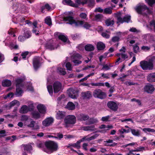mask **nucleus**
<instances>
[{
  "mask_svg": "<svg viewBox=\"0 0 155 155\" xmlns=\"http://www.w3.org/2000/svg\"><path fill=\"white\" fill-rule=\"evenodd\" d=\"M45 145L47 149H44V151L49 154L56 152L58 149V143L54 141H46L45 143Z\"/></svg>",
  "mask_w": 155,
  "mask_h": 155,
  "instance_id": "obj_1",
  "label": "nucleus"
},
{
  "mask_svg": "<svg viewBox=\"0 0 155 155\" xmlns=\"http://www.w3.org/2000/svg\"><path fill=\"white\" fill-rule=\"evenodd\" d=\"M63 20L65 21H68V23L70 25L74 24L75 26L76 27H79V26L81 25L84 24V21L78 20L76 21L74 19V17L71 16L64 17L63 18Z\"/></svg>",
  "mask_w": 155,
  "mask_h": 155,
  "instance_id": "obj_2",
  "label": "nucleus"
},
{
  "mask_svg": "<svg viewBox=\"0 0 155 155\" xmlns=\"http://www.w3.org/2000/svg\"><path fill=\"white\" fill-rule=\"evenodd\" d=\"M140 64L142 69L144 70H151L153 68V64L152 59H150L148 61L144 60L141 61Z\"/></svg>",
  "mask_w": 155,
  "mask_h": 155,
  "instance_id": "obj_3",
  "label": "nucleus"
},
{
  "mask_svg": "<svg viewBox=\"0 0 155 155\" xmlns=\"http://www.w3.org/2000/svg\"><path fill=\"white\" fill-rule=\"evenodd\" d=\"M121 14L120 12L116 14V17L117 18V24L120 23H123L124 22L128 23L132 21L131 20V17L130 15H126L124 16V18H122L121 17Z\"/></svg>",
  "mask_w": 155,
  "mask_h": 155,
  "instance_id": "obj_4",
  "label": "nucleus"
},
{
  "mask_svg": "<svg viewBox=\"0 0 155 155\" xmlns=\"http://www.w3.org/2000/svg\"><path fill=\"white\" fill-rule=\"evenodd\" d=\"M93 94L94 97L101 99H104L107 97L106 93L100 89H95Z\"/></svg>",
  "mask_w": 155,
  "mask_h": 155,
  "instance_id": "obj_5",
  "label": "nucleus"
},
{
  "mask_svg": "<svg viewBox=\"0 0 155 155\" xmlns=\"http://www.w3.org/2000/svg\"><path fill=\"white\" fill-rule=\"evenodd\" d=\"M44 46L45 49L52 51L57 49L59 45L53 41H48L46 43Z\"/></svg>",
  "mask_w": 155,
  "mask_h": 155,
  "instance_id": "obj_6",
  "label": "nucleus"
},
{
  "mask_svg": "<svg viewBox=\"0 0 155 155\" xmlns=\"http://www.w3.org/2000/svg\"><path fill=\"white\" fill-rule=\"evenodd\" d=\"M75 2L79 5L87 3L88 5L90 7H93L95 4V0H76Z\"/></svg>",
  "mask_w": 155,
  "mask_h": 155,
  "instance_id": "obj_7",
  "label": "nucleus"
},
{
  "mask_svg": "<svg viewBox=\"0 0 155 155\" xmlns=\"http://www.w3.org/2000/svg\"><path fill=\"white\" fill-rule=\"evenodd\" d=\"M147 10L148 13H150L151 11L150 10L149 8L145 5H139L137 6L135 8V10L137 13L139 14H142V12Z\"/></svg>",
  "mask_w": 155,
  "mask_h": 155,
  "instance_id": "obj_8",
  "label": "nucleus"
},
{
  "mask_svg": "<svg viewBox=\"0 0 155 155\" xmlns=\"http://www.w3.org/2000/svg\"><path fill=\"white\" fill-rule=\"evenodd\" d=\"M64 121L66 125L74 124L76 123V118L74 115H69L64 119Z\"/></svg>",
  "mask_w": 155,
  "mask_h": 155,
  "instance_id": "obj_9",
  "label": "nucleus"
},
{
  "mask_svg": "<svg viewBox=\"0 0 155 155\" xmlns=\"http://www.w3.org/2000/svg\"><path fill=\"white\" fill-rule=\"evenodd\" d=\"M54 93H57L62 91V84L59 81H55L53 84Z\"/></svg>",
  "mask_w": 155,
  "mask_h": 155,
  "instance_id": "obj_10",
  "label": "nucleus"
},
{
  "mask_svg": "<svg viewBox=\"0 0 155 155\" xmlns=\"http://www.w3.org/2000/svg\"><path fill=\"white\" fill-rule=\"evenodd\" d=\"M107 105V107L112 111H116L117 110L118 106L116 102L112 101H109Z\"/></svg>",
  "mask_w": 155,
  "mask_h": 155,
  "instance_id": "obj_11",
  "label": "nucleus"
},
{
  "mask_svg": "<svg viewBox=\"0 0 155 155\" xmlns=\"http://www.w3.org/2000/svg\"><path fill=\"white\" fill-rule=\"evenodd\" d=\"M155 89L153 85L150 83H148L144 87V91L148 93H152Z\"/></svg>",
  "mask_w": 155,
  "mask_h": 155,
  "instance_id": "obj_12",
  "label": "nucleus"
},
{
  "mask_svg": "<svg viewBox=\"0 0 155 155\" xmlns=\"http://www.w3.org/2000/svg\"><path fill=\"white\" fill-rule=\"evenodd\" d=\"M33 64L34 69L37 70L41 65L40 58L38 57H35L33 58Z\"/></svg>",
  "mask_w": 155,
  "mask_h": 155,
  "instance_id": "obj_13",
  "label": "nucleus"
},
{
  "mask_svg": "<svg viewBox=\"0 0 155 155\" xmlns=\"http://www.w3.org/2000/svg\"><path fill=\"white\" fill-rule=\"evenodd\" d=\"M54 122V119L51 117L47 118L42 122V124L45 126L47 127L50 126Z\"/></svg>",
  "mask_w": 155,
  "mask_h": 155,
  "instance_id": "obj_14",
  "label": "nucleus"
},
{
  "mask_svg": "<svg viewBox=\"0 0 155 155\" xmlns=\"http://www.w3.org/2000/svg\"><path fill=\"white\" fill-rule=\"evenodd\" d=\"M78 119L81 121H85L87 120L90 118L89 116L84 114H80L77 116Z\"/></svg>",
  "mask_w": 155,
  "mask_h": 155,
  "instance_id": "obj_15",
  "label": "nucleus"
},
{
  "mask_svg": "<svg viewBox=\"0 0 155 155\" xmlns=\"http://www.w3.org/2000/svg\"><path fill=\"white\" fill-rule=\"evenodd\" d=\"M37 107L40 113L42 114H45L46 113V107L44 104H38Z\"/></svg>",
  "mask_w": 155,
  "mask_h": 155,
  "instance_id": "obj_16",
  "label": "nucleus"
},
{
  "mask_svg": "<svg viewBox=\"0 0 155 155\" xmlns=\"http://www.w3.org/2000/svg\"><path fill=\"white\" fill-rule=\"evenodd\" d=\"M63 3L64 4L65 3L68 5L75 8L78 7V5H79L77 3V4L74 3L71 0H63Z\"/></svg>",
  "mask_w": 155,
  "mask_h": 155,
  "instance_id": "obj_17",
  "label": "nucleus"
},
{
  "mask_svg": "<svg viewBox=\"0 0 155 155\" xmlns=\"http://www.w3.org/2000/svg\"><path fill=\"white\" fill-rule=\"evenodd\" d=\"M81 95L84 99H89L92 97L91 92L90 91L82 92Z\"/></svg>",
  "mask_w": 155,
  "mask_h": 155,
  "instance_id": "obj_18",
  "label": "nucleus"
},
{
  "mask_svg": "<svg viewBox=\"0 0 155 155\" xmlns=\"http://www.w3.org/2000/svg\"><path fill=\"white\" fill-rule=\"evenodd\" d=\"M147 79L150 82H155V72L149 74L147 77Z\"/></svg>",
  "mask_w": 155,
  "mask_h": 155,
  "instance_id": "obj_19",
  "label": "nucleus"
},
{
  "mask_svg": "<svg viewBox=\"0 0 155 155\" xmlns=\"http://www.w3.org/2000/svg\"><path fill=\"white\" fill-rule=\"evenodd\" d=\"M75 91L72 88H70L67 90V93L68 96L73 99H76L77 96L75 94Z\"/></svg>",
  "mask_w": 155,
  "mask_h": 155,
  "instance_id": "obj_20",
  "label": "nucleus"
},
{
  "mask_svg": "<svg viewBox=\"0 0 155 155\" xmlns=\"http://www.w3.org/2000/svg\"><path fill=\"white\" fill-rule=\"evenodd\" d=\"M24 80L22 78H18L15 80L16 87H23L24 86L23 82Z\"/></svg>",
  "mask_w": 155,
  "mask_h": 155,
  "instance_id": "obj_21",
  "label": "nucleus"
},
{
  "mask_svg": "<svg viewBox=\"0 0 155 155\" xmlns=\"http://www.w3.org/2000/svg\"><path fill=\"white\" fill-rule=\"evenodd\" d=\"M58 38L64 43L66 42L69 43H70V41L67 36H66L63 35L61 34L58 36Z\"/></svg>",
  "mask_w": 155,
  "mask_h": 155,
  "instance_id": "obj_22",
  "label": "nucleus"
},
{
  "mask_svg": "<svg viewBox=\"0 0 155 155\" xmlns=\"http://www.w3.org/2000/svg\"><path fill=\"white\" fill-rule=\"evenodd\" d=\"M35 122L34 120L31 121L30 124L28 125V127L30 128H33V130H38L39 129V127L38 125L35 126Z\"/></svg>",
  "mask_w": 155,
  "mask_h": 155,
  "instance_id": "obj_23",
  "label": "nucleus"
},
{
  "mask_svg": "<svg viewBox=\"0 0 155 155\" xmlns=\"http://www.w3.org/2000/svg\"><path fill=\"white\" fill-rule=\"evenodd\" d=\"M65 107L68 110H73L75 109V106L73 102L69 101L68 103Z\"/></svg>",
  "mask_w": 155,
  "mask_h": 155,
  "instance_id": "obj_24",
  "label": "nucleus"
},
{
  "mask_svg": "<svg viewBox=\"0 0 155 155\" xmlns=\"http://www.w3.org/2000/svg\"><path fill=\"white\" fill-rule=\"evenodd\" d=\"M2 84V85L4 87H8L11 86L12 82L9 80L5 79L3 80Z\"/></svg>",
  "mask_w": 155,
  "mask_h": 155,
  "instance_id": "obj_25",
  "label": "nucleus"
},
{
  "mask_svg": "<svg viewBox=\"0 0 155 155\" xmlns=\"http://www.w3.org/2000/svg\"><path fill=\"white\" fill-rule=\"evenodd\" d=\"M97 47V50L99 51L103 50L106 47L105 44L101 42H98Z\"/></svg>",
  "mask_w": 155,
  "mask_h": 155,
  "instance_id": "obj_26",
  "label": "nucleus"
},
{
  "mask_svg": "<svg viewBox=\"0 0 155 155\" xmlns=\"http://www.w3.org/2000/svg\"><path fill=\"white\" fill-rule=\"evenodd\" d=\"M28 111V107L26 105H23L19 110V112L21 114H26Z\"/></svg>",
  "mask_w": 155,
  "mask_h": 155,
  "instance_id": "obj_27",
  "label": "nucleus"
},
{
  "mask_svg": "<svg viewBox=\"0 0 155 155\" xmlns=\"http://www.w3.org/2000/svg\"><path fill=\"white\" fill-rule=\"evenodd\" d=\"M131 132L132 134L135 136L139 137L140 136L141 131L138 129H131Z\"/></svg>",
  "mask_w": 155,
  "mask_h": 155,
  "instance_id": "obj_28",
  "label": "nucleus"
},
{
  "mask_svg": "<svg viewBox=\"0 0 155 155\" xmlns=\"http://www.w3.org/2000/svg\"><path fill=\"white\" fill-rule=\"evenodd\" d=\"M84 49L87 51H90L94 50V47L91 44H87L85 46Z\"/></svg>",
  "mask_w": 155,
  "mask_h": 155,
  "instance_id": "obj_29",
  "label": "nucleus"
},
{
  "mask_svg": "<svg viewBox=\"0 0 155 155\" xmlns=\"http://www.w3.org/2000/svg\"><path fill=\"white\" fill-rule=\"evenodd\" d=\"M51 8V6H50L47 3L44 5H43L41 7V12L42 13H44V11L45 9H47V11H49L50 10Z\"/></svg>",
  "mask_w": 155,
  "mask_h": 155,
  "instance_id": "obj_30",
  "label": "nucleus"
},
{
  "mask_svg": "<svg viewBox=\"0 0 155 155\" xmlns=\"http://www.w3.org/2000/svg\"><path fill=\"white\" fill-rule=\"evenodd\" d=\"M32 117L35 119L39 118L41 117L40 113L37 111H34L31 113Z\"/></svg>",
  "mask_w": 155,
  "mask_h": 155,
  "instance_id": "obj_31",
  "label": "nucleus"
},
{
  "mask_svg": "<svg viewBox=\"0 0 155 155\" xmlns=\"http://www.w3.org/2000/svg\"><path fill=\"white\" fill-rule=\"evenodd\" d=\"M22 146L24 148V150L25 151L29 152L32 150V147L30 144H23Z\"/></svg>",
  "mask_w": 155,
  "mask_h": 155,
  "instance_id": "obj_32",
  "label": "nucleus"
},
{
  "mask_svg": "<svg viewBox=\"0 0 155 155\" xmlns=\"http://www.w3.org/2000/svg\"><path fill=\"white\" fill-rule=\"evenodd\" d=\"M86 121V124L87 125H90L96 123L97 122V120L94 118H89Z\"/></svg>",
  "mask_w": 155,
  "mask_h": 155,
  "instance_id": "obj_33",
  "label": "nucleus"
},
{
  "mask_svg": "<svg viewBox=\"0 0 155 155\" xmlns=\"http://www.w3.org/2000/svg\"><path fill=\"white\" fill-rule=\"evenodd\" d=\"M20 87H16L15 95H16L17 96L19 97L21 96V94L23 93V91L20 88Z\"/></svg>",
  "mask_w": 155,
  "mask_h": 155,
  "instance_id": "obj_34",
  "label": "nucleus"
},
{
  "mask_svg": "<svg viewBox=\"0 0 155 155\" xmlns=\"http://www.w3.org/2000/svg\"><path fill=\"white\" fill-rule=\"evenodd\" d=\"M105 23L107 26L113 25L114 23V20H110V19H107L105 21Z\"/></svg>",
  "mask_w": 155,
  "mask_h": 155,
  "instance_id": "obj_35",
  "label": "nucleus"
},
{
  "mask_svg": "<svg viewBox=\"0 0 155 155\" xmlns=\"http://www.w3.org/2000/svg\"><path fill=\"white\" fill-rule=\"evenodd\" d=\"M45 22L46 24L49 26L52 25L51 19L50 16H47L45 18Z\"/></svg>",
  "mask_w": 155,
  "mask_h": 155,
  "instance_id": "obj_36",
  "label": "nucleus"
},
{
  "mask_svg": "<svg viewBox=\"0 0 155 155\" xmlns=\"http://www.w3.org/2000/svg\"><path fill=\"white\" fill-rule=\"evenodd\" d=\"M84 24L81 25H80L79 27H82L84 28H85L87 29H89L91 27V25L89 24V23L87 22H85L84 20Z\"/></svg>",
  "mask_w": 155,
  "mask_h": 155,
  "instance_id": "obj_37",
  "label": "nucleus"
},
{
  "mask_svg": "<svg viewBox=\"0 0 155 155\" xmlns=\"http://www.w3.org/2000/svg\"><path fill=\"white\" fill-rule=\"evenodd\" d=\"M90 84L92 86L101 87L104 86V83L101 82L91 83Z\"/></svg>",
  "mask_w": 155,
  "mask_h": 155,
  "instance_id": "obj_38",
  "label": "nucleus"
},
{
  "mask_svg": "<svg viewBox=\"0 0 155 155\" xmlns=\"http://www.w3.org/2000/svg\"><path fill=\"white\" fill-rule=\"evenodd\" d=\"M64 115L62 111H59L57 113V118L58 119L61 120L64 118Z\"/></svg>",
  "mask_w": 155,
  "mask_h": 155,
  "instance_id": "obj_39",
  "label": "nucleus"
},
{
  "mask_svg": "<svg viewBox=\"0 0 155 155\" xmlns=\"http://www.w3.org/2000/svg\"><path fill=\"white\" fill-rule=\"evenodd\" d=\"M94 126H86L83 127L84 130L85 131L92 130L94 131L95 129H94Z\"/></svg>",
  "mask_w": 155,
  "mask_h": 155,
  "instance_id": "obj_40",
  "label": "nucleus"
},
{
  "mask_svg": "<svg viewBox=\"0 0 155 155\" xmlns=\"http://www.w3.org/2000/svg\"><path fill=\"white\" fill-rule=\"evenodd\" d=\"M58 71L60 74L64 75L66 74V72L64 68L59 67L58 68Z\"/></svg>",
  "mask_w": 155,
  "mask_h": 155,
  "instance_id": "obj_41",
  "label": "nucleus"
},
{
  "mask_svg": "<svg viewBox=\"0 0 155 155\" xmlns=\"http://www.w3.org/2000/svg\"><path fill=\"white\" fill-rule=\"evenodd\" d=\"M23 35L26 39L28 38L31 36V32L30 31H27L24 33Z\"/></svg>",
  "mask_w": 155,
  "mask_h": 155,
  "instance_id": "obj_42",
  "label": "nucleus"
},
{
  "mask_svg": "<svg viewBox=\"0 0 155 155\" xmlns=\"http://www.w3.org/2000/svg\"><path fill=\"white\" fill-rule=\"evenodd\" d=\"M80 140L78 141L75 143H72V147H76L77 149H79L81 147L80 144L81 143Z\"/></svg>",
  "mask_w": 155,
  "mask_h": 155,
  "instance_id": "obj_43",
  "label": "nucleus"
},
{
  "mask_svg": "<svg viewBox=\"0 0 155 155\" xmlns=\"http://www.w3.org/2000/svg\"><path fill=\"white\" fill-rule=\"evenodd\" d=\"M79 16L81 19H84L85 21H87L88 19L87 15L84 13L82 12L81 13Z\"/></svg>",
  "mask_w": 155,
  "mask_h": 155,
  "instance_id": "obj_44",
  "label": "nucleus"
},
{
  "mask_svg": "<svg viewBox=\"0 0 155 155\" xmlns=\"http://www.w3.org/2000/svg\"><path fill=\"white\" fill-rule=\"evenodd\" d=\"M48 91L51 96H52L53 94V90L52 86L51 85H48L47 86Z\"/></svg>",
  "mask_w": 155,
  "mask_h": 155,
  "instance_id": "obj_45",
  "label": "nucleus"
},
{
  "mask_svg": "<svg viewBox=\"0 0 155 155\" xmlns=\"http://www.w3.org/2000/svg\"><path fill=\"white\" fill-rule=\"evenodd\" d=\"M112 11L111 8H106L104 9V13L106 14H111L112 13Z\"/></svg>",
  "mask_w": 155,
  "mask_h": 155,
  "instance_id": "obj_46",
  "label": "nucleus"
},
{
  "mask_svg": "<svg viewBox=\"0 0 155 155\" xmlns=\"http://www.w3.org/2000/svg\"><path fill=\"white\" fill-rule=\"evenodd\" d=\"M133 47L134 52L135 53H137L139 51L140 49L139 47L137 44H135V45L133 46Z\"/></svg>",
  "mask_w": 155,
  "mask_h": 155,
  "instance_id": "obj_47",
  "label": "nucleus"
},
{
  "mask_svg": "<svg viewBox=\"0 0 155 155\" xmlns=\"http://www.w3.org/2000/svg\"><path fill=\"white\" fill-rule=\"evenodd\" d=\"M143 130L145 133H147V132H155L154 129L148 128H143Z\"/></svg>",
  "mask_w": 155,
  "mask_h": 155,
  "instance_id": "obj_48",
  "label": "nucleus"
},
{
  "mask_svg": "<svg viewBox=\"0 0 155 155\" xmlns=\"http://www.w3.org/2000/svg\"><path fill=\"white\" fill-rule=\"evenodd\" d=\"M145 1L150 7H152L153 5L155 4V0H145Z\"/></svg>",
  "mask_w": 155,
  "mask_h": 155,
  "instance_id": "obj_49",
  "label": "nucleus"
},
{
  "mask_svg": "<svg viewBox=\"0 0 155 155\" xmlns=\"http://www.w3.org/2000/svg\"><path fill=\"white\" fill-rule=\"evenodd\" d=\"M131 101H135L137 103L138 105L141 106H142L141 101L139 99H137L135 98H132L131 100Z\"/></svg>",
  "mask_w": 155,
  "mask_h": 155,
  "instance_id": "obj_50",
  "label": "nucleus"
},
{
  "mask_svg": "<svg viewBox=\"0 0 155 155\" xmlns=\"http://www.w3.org/2000/svg\"><path fill=\"white\" fill-rule=\"evenodd\" d=\"M101 74V76L103 78H105L107 79H108L110 78V77L109 76L110 75L111 73H107L106 74L102 73Z\"/></svg>",
  "mask_w": 155,
  "mask_h": 155,
  "instance_id": "obj_51",
  "label": "nucleus"
},
{
  "mask_svg": "<svg viewBox=\"0 0 155 155\" xmlns=\"http://www.w3.org/2000/svg\"><path fill=\"white\" fill-rule=\"evenodd\" d=\"M120 40V38L118 36H114L112 38V41L114 42L119 41Z\"/></svg>",
  "mask_w": 155,
  "mask_h": 155,
  "instance_id": "obj_52",
  "label": "nucleus"
},
{
  "mask_svg": "<svg viewBox=\"0 0 155 155\" xmlns=\"http://www.w3.org/2000/svg\"><path fill=\"white\" fill-rule=\"evenodd\" d=\"M65 66L67 69L69 71H71L72 70L71 65L70 62H68L66 63Z\"/></svg>",
  "mask_w": 155,
  "mask_h": 155,
  "instance_id": "obj_53",
  "label": "nucleus"
},
{
  "mask_svg": "<svg viewBox=\"0 0 155 155\" xmlns=\"http://www.w3.org/2000/svg\"><path fill=\"white\" fill-rule=\"evenodd\" d=\"M29 52L28 51H25L22 52L21 55L22 57V58L23 59H25L26 58V56L28 55Z\"/></svg>",
  "mask_w": 155,
  "mask_h": 155,
  "instance_id": "obj_54",
  "label": "nucleus"
},
{
  "mask_svg": "<svg viewBox=\"0 0 155 155\" xmlns=\"http://www.w3.org/2000/svg\"><path fill=\"white\" fill-rule=\"evenodd\" d=\"M26 39L24 37V35L23 36H19L18 38V40L22 42L24 41Z\"/></svg>",
  "mask_w": 155,
  "mask_h": 155,
  "instance_id": "obj_55",
  "label": "nucleus"
},
{
  "mask_svg": "<svg viewBox=\"0 0 155 155\" xmlns=\"http://www.w3.org/2000/svg\"><path fill=\"white\" fill-rule=\"evenodd\" d=\"M73 58L74 59H80L81 58L82 56L79 54H76L74 55Z\"/></svg>",
  "mask_w": 155,
  "mask_h": 155,
  "instance_id": "obj_56",
  "label": "nucleus"
},
{
  "mask_svg": "<svg viewBox=\"0 0 155 155\" xmlns=\"http://www.w3.org/2000/svg\"><path fill=\"white\" fill-rule=\"evenodd\" d=\"M101 35L103 37L107 39L109 38L110 37V35H109L107 34L105 32L102 33Z\"/></svg>",
  "mask_w": 155,
  "mask_h": 155,
  "instance_id": "obj_57",
  "label": "nucleus"
},
{
  "mask_svg": "<svg viewBox=\"0 0 155 155\" xmlns=\"http://www.w3.org/2000/svg\"><path fill=\"white\" fill-rule=\"evenodd\" d=\"M73 62L76 65H78L81 64L82 63V61H81L74 59L73 60Z\"/></svg>",
  "mask_w": 155,
  "mask_h": 155,
  "instance_id": "obj_58",
  "label": "nucleus"
},
{
  "mask_svg": "<svg viewBox=\"0 0 155 155\" xmlns=\"http://www.w3.org/2000/svg\"><path fill=\"white\" fill-rule=\"evenodd\" d=\"M102 15L101 14H98L95 16V19L96 20H100L101 18Z\"/></svg>",
  "mask_w": 155,
  "mask_h": 155,
  "instance_id": "obj_59",
  "label": "nucleus"
},
{
  "mask_svg": "<svg viewBox=\"0 0 155 155\" xmlns=\"http://www.w3.org/2000/svg\"><path fill=\"white\" fill-rule=\"evenodd\" d=\"M80 140L81 142H82L84 140H87V141H90V140L89 137L88 138L87 136H84L81 139H80Z\"/></svg>",
  "mask_w": 155,
  "mask_h": 155,
  "instance_id": "obj_60",
  "label": "nucleus"
},
{
  "mask_svg": "<svg viewBox=\"0 0 155 155\" xmlns=\"http://www.w3.org/2000/svg\"><path fill=\"white\" fill-rule=\"evenodd\" d=\"M150 25L153 27L154 31L155 32V20H153L150 22Z\"/></svg>",
  "mask_w": 155,
  "mask_h": 155,
  "instance_id": "obj_61",
  "label": "nucleus"
},
{
  "mask_svg": "<svg viewBox=\"0 0 155 155\" xmlns=\"http://www.w3.org/2000/svg\"><path fill=\"white\" fill-rule=\"evenodd\" d=\"M28 107V111H31L34 110V106L33 104H30Z\"/></svg>",
  "mask_w": 155,
  "mask_h": 155,
  "instance_id": "obj_62",
  "label": "nucleus"
},
{
  "mask_svg": "<svg viewBox=\"0 0 155 155\" xmlns=\"http://www.w3.org/2000/svg\"><path fill=\"white\" fill-rule=\"evenodd\" d=\"M99 136V134H94V135L91 136V137H89L90 140H93L95 139H96L97 137Z\"/></svg>",
  "mask_w": 155,
  "mask_h": 155,
  "instance_id": "obj_63",
  "label": "nucleus"
},
{
  "mask_svg": "<svg viewBox=\"0 0 155 155\" xmlns=\"http://www.w3.org/2000/svg\"><path fill=\"white\" fill-rule=\"evenodd\" d=\"M109 118V116H107L106 117H104L102 118L101 120L103 121H108Z\"/></svg>",
  "mask_w": 155,
  "mask_h": 155,
  "instance_id": "obj_64",
  "label": "nucleus"
}]
</instances>
